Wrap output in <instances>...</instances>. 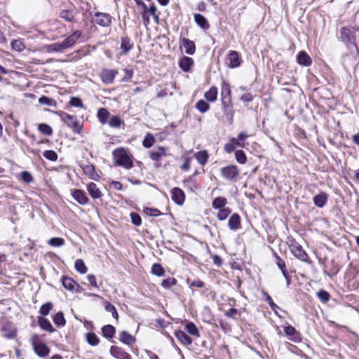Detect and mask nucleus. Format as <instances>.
Masks as SVG:
<instances>
[{
	"instance_id": "1",
	"label": "nucleus",
	"mask_w": 359,
	"mask_h": 359,
	"mask_svg": "<svg viewBox=\"0 0 359 359\" xmlns=\"http://www.w3.org/2000/svg\"><path fill=\"white\" fill-rule=\"evenodd\" d=\"M113 156L116 163L120 166H123L126 169L133 167V161L131 157L123 148H118L113 151Z\"/></svg>"
},
{
	"instance_id": "2",
	"label": "nucleus",
	"mask_w": 359,
	"mask_h": 359,
	"mask_svg": "<svg viewBox=\"0 0 359 359\" xmlns=\"http://www.w3.org/2000/svg\"><path fill=\"white\" fill-rule=\"evenodd\" d=\"M34 353L39 357H46L49 354V348L42 341L41 337L33 334L30 339Z\"/></svg>"
},
{
	"instance_id": "3",
	"label": "nucleus",
	"mask_w": 359,
	"mask_h": 359,
	"mask_svg": "<svg viewBox=\"0 0 359 359\" xmlns=\"http://www.w3.org/2000/svg\"><path fill=\"white\" fill-rule=\"evenodd\" d=\"M248 135L245 133H240L238 135V137H230L229 139V142L224 144V150L228 153H231L236 147H245V144L243 142L246 138H248Z\"/></svg>"
},
{
	"instance_id": "4",
	"label": "nucleus",
	"mask_w": 359,
	"mask_h": 359,
	"mask_svg": "<svg viewBox=\"0 0 359 359\" xmlns=\"http://www.w3.org/2000/svg\"><path fill=\"white\" fill-rule=\"evenodd\" d=\"M71 194L73 198L81 205H86L89 201L83 190L74 189L71 191Z\"/></svg>"
},
{
	"instance_id": "5",
	"label": "nucleus",
	"mask_w": 359,
	"mask_h": 359,
	"mask_svg": "<svg viewBox=\"0 0 359 359\" xmlns=\"http://www.w3.org/2000/svg\"><path fill=\"white\" fill-rule=\"evenodd\" d=\"M60 117L62 121L67 123L68 126L71 127L74 131L79 132L81 126L76 121H74V116L67 113L62 112L60 114Z\"/></svg>"
},
{
	"instance_id": "6",
	"label": "nucleus",
	"mask_w": 359,
	"mask_h": 359,
	"mask_svg": "<svg viewBox=\"0 0 359 359\" xmlns=\"http://www.w3.org/2000/svg\"><path fill=\"white\" fill-rule=\"evenodd\" d=\"M221 172L224 178L230 180L236 178L239 174V170L236 165L223 168Z\"/></svg>"
},
{
	"instance_id": "7",
	"label": "nucleus",
	"mask_w": 359,
	"mask_h": 359,
	"mask_svg": "<svg viewBox=\"0 0 359 359\" xmlns=\"http://www.w3.org/2000/svg\"><path fill=\"white\" fill-rule=\"evenodd\" d=\"M171 198L175 203L181 205L184 202L185 195L181 189L175 187L171 191Z\"/></svg>"
},
{
	"instance_id": "8",
	"label": "nucleus",
	"mask_w": 359,
	"mask_h": 359,
	"mask_svg": "<svg viewBox=\"0 0 359 359\" xmlns=\"http://www.w3.org/2000/svg\"><path fill=\"white\" fill-rule=\"evenodd\" d=\"M229 67L236 68L240 66L241 59L238 52L231 50L228 54Z\"/></svg>"
},
{
	"instance_id": "9",
	"label": "nucleus",
	"mask_w": 359,
	"mask_h": 359,
	"mask_svg": "<svg viewBox=\"0 0 359 359\" xmlns=\"http://www.w3.org/2000/svg\"><path fill=\"white\" fill-rule=\"evenodd\" d=\"M111 17L107 13H97L95 14L96 23L103 27L109 26L111 24Z\"/></svg>"
},
{
	"instance_id": "10",
	"label": "nucleus",
	"mask_w": 359,
	"mask_h": 359,
	"mask_svg": "<svg viewBox=\"0 0 359 359\" xmlns=\"http://www.w3.org/2000/svg\"><path fill=\"white\" fill-rule=\"evenodd\" d=\"M118 74V72L114 69H104L101 73V78L104 83L107 84L111 83Z\"/></svg>"
},
{
	"instance_id": "11",
	"label": "nucleus",
	"mask_w": 359,
	"mask_h": 359,
	"mask_svg": "<svg viewBox=\"0 0 359 359\" xmlns=\"http://www.w3.org/2000/svg\"><path fill=\"white\" fill-rule=\"evenodd\" d=\"M292 254L298 259L305 261L307 259V255L303 250L301 245L297 243L292 244L290 247Z\"/></svg>"
},
{
	"instance_id": "12",
	"label": "nucleus",
	"mask_w": 359,
	"mask_h": 359,
	"mask_svg": "<svg viewBox=\"0 0 359 359\" xmlns=\"http://www.w3.org/2000/svg\"><path fill=\"white\" fill-rule=\"evenodd\" d=\"M180 47L184 48L185 53L188 55H193L196 50L194 43L187 39H183L180 41Z\"/></svg>"
},
{
	"instance_id": "13",
	"label": "nucleus",
	"mask_w": 359,
	"mask_h": 359,
	"mask_svg": "<svg viewBox=\"0 0 359 359\" xmlns=\"http://www.w3.org/2000/svg\"><path fill=\"white\" fill-rule=\"evenodd\" d=\"M110 353L114 358L118 359H130V355L118 346H111Z\"/></svg>"
},
{
	"instance_id": "14",
	"label": "nucleus",
	"mask_w": 359,
	"mask_h": 359,
	"mask_svg": "<svg viewBox=\"0 0 359 359\" xmlns=\"http://www.w3.org/2000/svg\"><path fill=\"white\" fill-rule=\"evenodd\" d=\"M80 36L81 32L78 31L74 32L72 35L68 36L62 42L63 47H65V48L66 49L67 48L72 46Z\"/></svg>"
},
{
	"instance_id": "15",
	"label": "nucleus",
	"mask_w": 359,
	"mask_h": 359,
	"mask_svg": "<svg viewBox=\"0 0 359 359\" xmlns=\"http://www.w3.org/2000/svg\"><path fill=\"white\" fill-rule=\"evenodd\" d=\"M193 65V59L187 56H184L179 61L180 67L185 72H189Z\"/></svg>"
},
{
	"instance_id": "16",
	"label": "nucleus",
	"mask_w": 359,
	"mask_h": 359,
	"mask_svg": "<svg viewBox=\"0 0 359 359\" xmlns=\"http://www.w3.org/2000/svg\"><path fill=\"white\" fill-rule=\"evenodd\" d=\"M194 21L200 27L201 29L206 30L209 29L210 25L208 20L201 14H194Z\"/></svg>"
},
{
	"instance_id": "17",
	"label": "nucleus",
	"mask_w": 359,
	"mask_h": 359,
	"mask_svg": "<svg viewBox=\"0 0 359 359\" xmlns=\"http://www.w3.org/2000/svg\"><path fill=\"white\" fill-rule=\"evenodd\" d=\"M87 190H88L90 196L94 199L100 198L102 196L101 191L99 189V188L97 187V185L93 182H91L88 184Z\"/></svg>"
},
{
	"instance_id": "18",
	"label": "nucleus",
	"mask_w": 359,
	"mask_h": 359,
	"mask_svg": "<svg viewBox=\"0 0 359 359\" xmlns=\"http://www.w3.org/2000/svg\"><path fill=\"white\" fill-rule=\"evenodd\" d=\"M327 201V194L325 192H320L313 198L315 205L318 208H323Z\"/></svg>"
},
{
	"instance_id": "19",
	"label": "nucleus",
	"mask_w": 359,
	"mask_h": 359,
	"mask_svg": "<svg viewBox=\"0 0 359 359\" xmlns=\"http://www.w3.org/2000/svg\"><path fill=\"white\" fill-rule=\"evenodd\" d=\"M228 226L231 230H236L241 228V219L238 214L232 215L229 221Z\"/></svg>"
},
{
	"instance_id": "20",
	"label": "nucleus",
	"mask_w": 359,
	"mask_h": 359,
	"mask_svg": "<svg viewBox=\"0 0 359 359\" xmlns=\"http://www.w3.org/2000/svg\"><path fill=\"white\" fill-rule=\"evenodd\" d=\"M297 62L301 65L309 66L311 64V59L304 51L299 53L297 57Z\"/></svg>"
},
{
	"instance_id": "21",
	"label": "nucleus",
	"mask_w": 359,
	"mask_h": 359,
	"mask_svg": "<svg viewBox=\"0 0 359 359\" xmlns=\"http://www.w3.org/2000/svg\"><path fill=\"white\" fill-rule=\"evenodd\" d=\"M176 338L184 345H190L192 343L191 339L182 330H177L175 332Z\"/></svg>"
},
{
	"instance_id": "22",
	"label": "nucleus",
	"mask_w": 359,
	"mask_h": 359,
	"mask_svg": "<svg viewBox=\"0 0 359 359\" xmlns=\"http://www.w3.org/2000/svg\"><path fill=\"white\" fill-rule=\"evenodd\" d=\"M284 332L290 340L297 341L299 339V334L292 326L287 325L284 327Z\"/></svg>"
},
{
	"instance_id": "23",
	"label": "nucleus",
	"mask_w": 359,
	"mask_h": 359,
	"mask_svg": "<svg viewBox=\"0 0 359 359\" xmlns=\"http://www.w3.org/2000/svg\"><path fill=\"white\" fill-rule=\"evenodd\" d=\"M355 29L353 27H343L341 30V37L344 40L351 41L353 38Z\"/></svg>"
},
{
	"instance_id": "24",
	"label": "nucleus",
	"mask_w": 359,
	"mask_h": 359,
	"mask_svg": "<svg viewBox=\"0 0 359 359\" xmlns=\"http://www.w3.org/2000/svg\"><path fill=\"white\" fill-rule=\"evenodd\" d=\"M62 284L65 289L70 291H74L76 286V282L69 277H63Z\"/></svg>"
},
{
	"instance_id": "25",
	"label": "nucleus",
	"mask_w": 359,
	"mask_h": 359,
	"mask_svg": "<svg viewBox=\"0 0 359 359\" xmlns=\"http://www.w3.org/2000/svg\"><path fill=\"white\" fill-rule=\"evenodd\" d=\"M227 203V200L224 197H216L212 203V206L214 209L220 210L224 208Z\"/></svg>"
},
{
	"instance_id": "26",
	"label": "nucleus",
	"mask_w": 359,
	"mask_h": 359,
	"mask_svg": "<svg viewBox=\"0 0 359 359\" xmlns=\"http://www.w3.org/2000/svg\"><path fill=\"white\" fill-rule=\"evenodd\" d=\"M83 170L85 175H88L92 180H96L98 177L93 165L91 164L85 165L83 167Z\"/></svg>"
},
{
	"instance_id": "27",
	"label": "nucleus",
	"mask_w": 359,
	"mask_h": 359,
	"mask_svg": "<svg viewBox=\"0 0 359 359\" xmlns=\"http://www.w3.org/2000/svg\"><path fill=\"white\" fill-rule=\"evenodd\" d=\"M39 325L40 327L49 332H53L55 331L50 321L44 318H39Z\"/></svg>"
},
{
	"instance_id": "28",
	"label": "nucleus",
	"mask_w": 359,
	"mask_h": 359,
	"mask_svg": "<svg viewBox=\"0 0 359 359\" xmlns=\"http://www.w3.org/2000/svg\"><path fill=\"white\" fill-rule=\"evenodd\" d=\"M205 98L208 102H215L217 97V88L215 86L211 87L204 95Z\"/></svg>"
},
{
	"instance_id": "29",
	"label": "nucleus",
	"mask_w": 359,
	"mask_h": 359,
	"mask_svg": "<svg viewBox=\"0 0 359 359\" xmlns=\"http://www.w3.org/2000/svg\"><path fill=\"white\" fill-rule=\"evenodd\" d=\"M120 340L124 344L130 345L135 342V339L134 337H133L131 334H130L127 332L123 331L120 334Z\"/></svg>"
},
{
	"instance_id": "30",
	"label": "nucleus",
	"mask_w": 359,
	"mask_h": 359,
	"mask_svg": "<svg viewBox=\"0 0 359 359\" xmlns=\"http://www.w3.org/2000/svg\"><path fill=\"white\" fill-rule=\"evenodd\" d=\"M109 116V113L106 109L101 108L98 110L97 118L101 123H107L108 122Z\"/></svg>"
},
{
	"instance_id": "31",
	"label": "nucleus",
	"mask_w": 359,
	"mask_h": 359,
	"mask_svg": "<svg viewBox=\"0 0 359 359\" xmlns=\"http://www.w3.org/2000/svg\"><path fill=\"white\" fill-rule=\"evenodd\" d=\"M167 155L166 151L164 148L160 147L158 151H152L150 153V158L153 161H158L161 159L162 156H165Z\"/></svg>"
},
{
	"instance_id": "32",
	"label": "nucleus",
	"mask_w": 359,
	"mask_h": 359,
	"mask_svg": "<svg viewBox=\"0 0 359 359\" xmlns=\"http://www.w3.org/2000/svg\"><path fill=\"white\" fill-rule=\"evenodd\" d=\"M185 330L192 336L199 337L200 334L198 328L193 323H187L185 325Z\"/></svg>"
},
{
	"instance_id": "33",
	"label": "nucleus",
	"mask_w": 359,
	"mask_h": 359,
	"mask_svg": "<svg viewBox=\"0 0 359 359\" xmlns=\"http://www.w3.org/2000/svg\"><path fill=\"white\" fill-rule=\"evenodd\" d=\"M102 334L106 338H112L115 334V327L111 325H104L102 329Z\"/></svg>"
},
{
	"instance_id": "34",
	"label": "nucleus",
	"mask_w": 359,
	"mask_h": 359,
	"mask_svg": "<svg viewBox=\"0 0 359 359\" xmlns=\"http://www.w3.org/2000/svg\"><path fill=\"white\" fill-rule=\"evenodd\" d=\"M132 48V45L130 43V41L127 38H123L121 39V49L122 50L121 54L126 55Z\"/></svg>"
},
{
	"instance_id": "35",
	"label": "nucleus",
	"mask_w": 359,
	"mask_h": 359,
	"mask_svg": "<svg viewBox=\"0 0 359 359\" xmlns=\"http://www.w3.org/2000/svg\"><path fill=\"white\" fill-rule=\"evenodd\" d=\"M74 267L79 273L82 274L86 273L88 270L84 262L81 259L76 260Z\"/></svg>"
},
{
	"instance_id": "36",
	"label": "nucleus",
	"mask_w": 359,
	"mask_h": 359,
	"mask_svg": "<svg viewBox=\"0 0 359 359\" xmlns=\"http://www.w3.org/2000/svg\"><path fill=\"white\" fill-rule=\"evenodd\" d=\"M195 156L200 164L204 165L208 161V154L206 151H201L197 152Z\"/></svg>"
},
{
	"instance_id": "37",
	"label": "nucleus",
	"mask_w": 359,
	"mask_h": 359,
	"mask_svg": "<svg viewBox=\"0 0 359 359\" xmlns=\"http://www.w3.org/2000/svg\"><path fill=\"white\" fill-rule=\"evenodd\" d=\"M53 322L57 326H64L66 323V320L62 312L57 313L53 317Z\"/></svg>"
},
{
	"instance_id": "38",
	"label": "nucleus",
	"mask_w": 359,
	"mask_h": 359,
	"mask_svg": "<svg viewBox=\"0 0 359 359\" xmlns=\"http://www.w3.org/2000/svg\"><path fill=\"white\" fill-rule=\"evenodd\" d=\"M104 309L107 311L111 313L112 314V316L118 320V314L116 311V308L114 307V306H113L112 304H111L109 302L107 301H105L104 302Z\"/></svg>"
},
{
	"instance_id": "39",
	"label": "nucleus",
	"mask_w": 359,
	"mask_h": 359,
	"mask_svg": "<svg viewBox=\"0 0 359 359\" xmlns=\"http://www.w3.org/2000/svg\"><path fill=\"white\" fill-rule=\"evenodd\" d=\"M86 340L91 346H97L100 342L97 336L93 332H90L86 334Z\"/></svg>"
},
{
	"instance_id": "40",
	"label": "nucleus",
	"mask_w": 359,
	"mask_h": 359,
	"mask_svg": "<svg viewBox=\"0 0 359 359\" xmlns=\"http://www.w3.org/2000/svg\"><path fill=\"white\" fill-rule=\"evenodd\" d=\"M231 94V89L229 83H227L225 81H223L222 83L221 88V95L222 99H224L226 97H229Z\"/></svg>"
},
{
	"instance_id": "41",
	"label": "nucleus",
	"mask_w": 359,
	"mask_h": 359,
	"mask_svg": "<svg viewBox=\"0 0 359 359\" xmlns=\"http://www.w3.org/2000/svg\"><path fill=\"white\" fill-rule=\"evenodd\" d=\"M39 130L46 135H51L53 133V130L46 123H41L38 126Z\"/></svg>"
},
{
	"instance_id": "42",
	"label": "nucleus",
	"mask_w": 359,
	"mask_h": 359,
	"mask_svg": "<svg viewBox=\"0 0 359 359\" xmlns=\"http://www.w3.org/2000/svg\"><path fill=\"white\" fill-rule=\"evenodd\" d=\"M276 264L278 268L281 270L283 275L287 280V283L289 284V278L287 277V271L285 270V264L283 259H281L279 257H277Z\"/></svg>"
},
{
	"instance_id": "43",
	"label": "nucleus",
	"mask_w": 359,
	"mask_h": 359,
	"mask_svg": "<svg viewBox=\"0 0 359 359\" xmlns=\"http://www.w3.org/2000/svg\"><path fill=\"white\" fill-rule=\"evenodd\" d=\"M196 107L201 113H205L209 109L210 106L205 101L201 100L197 102Z\"/></svg>"
},
{
	"instance_id": "44",
	"label": "nucleus",
	"mask_w": 359,
	"mask_h": 359,
	"mask_svg": "<svg viewBox=\"0 0 359 359\" xmlns=\"http://www.w3.org/2000/svg\"><path fill=\"white\" fill-rule=\"evenodd\" d=\"M235 158L241 164H244L246 162V156L243 150L235 151Z\"/></svg>"
},
{
	"instance_id": "45",
	"label": "nucleus",
	"mask_w": 359,
	"mask_h": 359,
	"mask_svg": "<svg viewBox=\"0 0 359 359\" xmlns=\"http://www.w3.org/2000/svg\"><path fill=\"white\" fill-rule=\"evenodd\" d=\"M48 244L53 247H60L65 244V240L62 238L54 237L48 241Z\"/></svg>"
},
{
	"instance_id": "46",
	"label": "nucleus",
	"mask_w": 359,
	"mask_h": 359,
	"mask_svg": "<svg viewBox=\"0 0 359 359\" xmlns=\"http://www.w3.org/2000/svg\"><path fill=\"white\" fill-rule=\"evenodd\" d=\"M231 213V210L229 208H224L222 209L219 210V212L217 213V218L219 220H224L227 218L229 215Z\"/></svg>"
},
{
	"instance_id": "47",
	"label": "nucleus",
	"mask_w": 359,
	"mask_h": 359,
	"mask_svg": "<svg viewBox=\"0 0 359 359\" xmlns=\"http://www.w3.org/2000/svg\"><path fill=\"white\" fill-rule=\"evenodd\" d=\"M12 48L16 51L21 52L25 48V46L20 40H13L11 43Z\"/></svg>"
},
{
	"instance_id": "48",
	"label": "nucleus",
	"mask_w": 359,
	"mask_h": 359,
	"mask_svg": "<svg viewBox=\"0 0 359 359\" xmlns=\"http://www.w3.org/2000/svg\"><path fill=\"white\" fill-rule=\"evenodd\" d=\"M151 273L157 276H162L164 273V269L159 264H154L151 267Z\"/></svg>"
},
{
	"instance_id": "49",
	"label": "nucleus",
	"mask_w": 359,
	"mask_h": 359,
	"mask_svg": "<svg viewBox=\"0 0 359 359\" xmlns=\"http://www.w3.org/2000/svg\"><path fill=\"white\" fill-rule=\"evenodd\" d=\"M52 309L53 304L50 302H47L46 304H44L41 306L39 309V313L43 316H47Z\"/></svg>"
},
{
	"instance_id": "50",
	"label": "nucleus",
	"mask_w": 359,
	"mask_h": 359,
	"mask_svg": "<svg viewBox=\"0 0 359 359\" xmlns=\"http://www.w3.org/2000/svg\"><path fill=\"white\" fill-rule=\"evenodd\" d=\"M107 123L111 127L118 128L121 125L122 121L118 116H113Z\"/></svg>"
},
{
	"instance_id": "51",
	"label": "nucleus",
	"mask_w": 359,
	"mask_h": 359,
	"mask_svg": "<svg viewBox=\"0 0 359 359\" xmlns=\"http://www.w3.org/2000/svg\"><path fill=\"white\" fill-rule=\"evenodd\" d=\"M39 102L47 106H55V102L46 96H42L39 99Z\"/></svg>"
},
{
	"instance_id": "52",
	"label": "nucleus",
	"mask_w": 359,
	"mask_h": 359,
	"mask_svg": "<svg viewBox=\"0 0 359 359\" xmlns=\"http://www.w3.org/2000/svg\"><path fill=\"white\" fill-rule=\"evenodd\" d=\"M43 156L50 161H56L57 155L55 151L53 150H46L43 152Z\"/></svg>"
},
{
	"instance_id": "53",
	"label": "nucleus",
	"mask_w": 359,
	"mask_h": 359,
	"mask_svg": "<svg viewBox=\"0 0 359 359\" xmlns=\"http://www.w3.org/2000/svg\"><path fill=\"white\" fill-rule=\"evenodd\" d=\"M177 283L176 280L173 278H167V279H165L162 281V283H161V285L164 287V288H170L171 287L172 285H175Z\"/></svg>"
},
{
	"instance_id": "54",
	"label": "nucleus",
	"mask_w": 359,
	"mask_h": 359,
	"mask_svg": "<svg viewBox=\"0 0 359 359\" xmlns=\"http://www.w3.org/2000/svg\"><path fill=\"white\" fill-rule=\"evenodd\" d=\"M144 212L148 216H158L161 215L159 210L151 208H145Z\"/></svg>"
},
{
	"instance_id": "55",
	"label": "nucleus",
	"mask_w": 359,
	"mask_h": 359,
	"mask_svg": "<svg viewBox=\"0 0 359 359\" xmlns=\"http://www.w3.org/2000/svg\"><path fill=\"white\" fill-rule=\"evenodd\" d=\"M154 143V138L151 135H147L143 140V145L147 147H151Z\"/></svg>"
},
{
	"instance_id": "56",
	"label": "nucleus",
	"mask_w": 359,
	"mask_h": 359,
	"mask_svg": "<svg viewBox=\"0 0 359 359\" xmlns=\"http://www.w3.org/2000/svg\"><path fill=\"white\" fill-rule=\"evenodd\" d=\"M132 223L135 226H140L142 223L141 217L135 212H132L130 215Z\"/></svg>"
},
{
	"instance_id": "57",
	"label": "nucleus",
	"mask_w": 359,
	"mask_h": 359,
	"mask_svg": "<svg viewBox=\"0 0 359 359\" xmlns=\"http://www.w3.org/2000/svg\"><path fill=\"white\" fill-rule=\"evenodd\" d=\"M49 51H61L65 48L62 46V43H55L53 44L50 45L48 47Z\"/></svg>"
},
{
	"instance_id": "58",
	"label": "nucleus",
	"mask_w": 359,
	"mask_h": 359,
	"mask_svg": "<svg viewBox=\"0 0 359 359\" xmlns=\"http://www.w3.org/2000/svg\"><path fill=\"white\" fill-rule=\"evenodd\" d=\"M69 104L75 107L83 108L82 101L79 97H73L69 101Z\"/></svg>"
},
{
	"instance_id": "59",
	"label": "nucleus",
	"mask_w": 359,
	"mask_h": 359,
	"mask_svg": "<svg viewBox=\"0 0 359 359\" xmlns=\"http://www.w3.org/2000/svg\"><path fill=\"white\" fill-rule=\"evenodd\" d=\"M144 11H147V13H149V14H151L153 16L155 21L156 22H158V15L156 13V8L155 6H151L149 8L147 7V9H144Z\"/></svg>"
},
{
	"instance_id": "60",
	"label": "nucleus",
	"mask_w": 359,
	"mask_h": 359,
	"mask_svg": "<svg viewBox=\"0 0 359 359\" xmlns=\"http://www.w3.org/2000/svg\"><path fill=\"white\" fill-rule=\"evenodd\" d=\"M317 295L323 302H327L330 299V294L325 290L319 291Z\"/></svg>"
},
{
	"instance_id": "61",
	"label": "nucleus",
	"mask_w": 359,
	"mask_h": 359,
	"mask_svg": "<svg viewBox=\"0 0 359 359\" xmlns=\"http://www.w3.org/2000/svg\"><path fill=\"white\" fill-rule=\"evenodd\" d=\"M21 177L27 183H29L33 181V177L32 174L27 171H23L21 172Z\"/></svg>"
},
{
	"instance_id": "62",
	"label": "nucleus",
	"mask_w": 359,
	"mask_h": 359,
	"mask_svg": "<svg viewBox=\"0 0 359 359\" xmlns=\"http://www.w3.org/2000/svg\"><path fill=\"white\" fill-rule=\"evenodd\" d=\"M187 283L189 284V286L190 287H202L203 286V283L199 280L191 281L189 280V278H188Z\"/></svg>"
},
{
	"instance_id": "63",
	"label": "nucleus",
	"mask_w": 359,
	"mask_h": 359,
	"mask_svg": "<svg viewBox=\"0 0 359 359\" xmlns=\"http://www.w3.org/2000/svg\"><path fill=\"white\" fill-rule=\"evenodd\" d=\"M87 279L90 283V285L95 287V288H98V285H97V281H96V278L94 275L93 274H88L87 276Z\"/></svg>"
},
{
	"instance_id": "64",
	"label": "nucleus",
	"mask_w": 359,
	"mask_h": 359,
	"mask_svg": "<svg viewBox=\"0 0 359 359\" xmlns=\"http://www.w3.org/2000/svg\"><path fill=\"white\" fill-rule=\"evenodd\" d=\"M264 295L266 298V300L267 301V302L269 304L271 308L273 310V311H276V309L278 308L277 305L273 302L271 297L266 293H264Z\"/></svg>"
}]
</instances>
